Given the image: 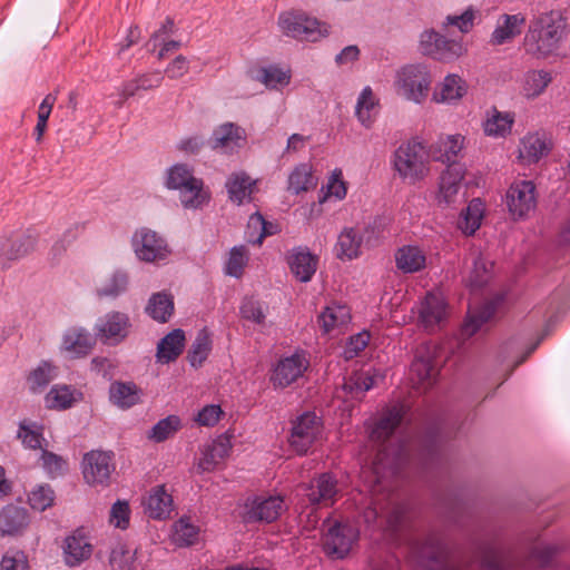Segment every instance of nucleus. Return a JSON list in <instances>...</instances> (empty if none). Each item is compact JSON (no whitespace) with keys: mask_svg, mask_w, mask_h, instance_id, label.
<instances>
[{"mask_svg":"<svg viewBox=\"0 0 570 570\" xmlns=\"http://www.w3.org/2000/svg\"><path fill=\"white\" fill-rule=\"evenodd\" d=\"M145 512L153 519H166L173 508V499L164 485L154 488L144 501Z\"/></svg>","mask_w":570,"mask_h":570,"instance_id":"2f4dec72","label":"nucleus"},{"mask_svg":"<svg viewBox=\"0 0 570 570\" xmlns=\"http://www.w3.org/2000/svg\"><path fill=\"white\" fill-rule=\"evenodd\" d=\"M463 139L460 135H449L438 144L434 159L442 163L445 169L439 183V202L452 205L463 185Z\"/></svg>","mask_w":570,"mask_h":570,"instance_id":"20e7f679","label":"nucleus"},{"mask_svg":"<svg viewBox=\"0 0 570 570\" xmlns=\"http://www.w3.org/2000/svg\"><path fill=\"white\" fill-rule=\"evenodd\" d=\"M130 508L127 501H116L110 509L109 522L116 528L126 530L129 527Z\"/></svg>","mask_w":570,"mask_h":570,"instance_id":"338daca9","label":"nucleus"},{"mask_svg":"<svg viewBox=\"0 0 570 570\" xmlns=\"http://www.w3.org/2000/svg\"><path fill=\"white\" fill-rule=\"evenodd\" d=\"M525 23L522 13L502 14L491 35V42L495 46L504 45L519 36Z\"/></svg>","mask_w":570,"mask_h":570,"instance_id":"c756f323","label":"nucleus"},{"mask_svg":"<svg viewBox=\"0 0 570 570\" xmlns=\"http://www.w3.org/2000/svg\"><path fill=\"white\" fill-rule=\"evenodd\" d=\"M514 122V115L511 112H501L497 109L484 122V132L488 136L504 137L510 134Z\"/></svg>","mask_w":570,"mask_h":570,"instance_id":"de8ad7c7","label":"nucleus"},{"mask_svg":"<svg viewBox=\"0 0 570 570\" xmlns=\"http://www.w3.org/2000/svg\"><path fill=\"white\" fill-rule=\"evenodd\" d=\"M259 79L267 88L277 89L289 83L291 72L277 66H268L261 69Z\"/></svg>","mask_w":570,"mask_h":570,"instance_id":"4d7b16f0","label":"nucleus"},{"mask_svg":"<svg viewBox=\"0 0 570 570\" xmlns=\"http://www.w3.org/2000/svg\"><path fill=\"white\" fill-rule=\"evenodd\" d=\"M411 554L423 570H448L444 547L434 535L428 537L424 541H414Z\"/></svg>","mask_w":570,"mask_h":570,"instance_id":"f3484780","label":"nucleus"},{"mask_svg":"<svg viewBox=\"0 0 570 570\" xmlns=\"http://www.w3.org/2000/svg\"><path fill=\"white\" fill-rule=\"evenodd\" d=\"M287 264L297 281L307 283L317 269L318 257L312 254L308 247L298 246L291 250Z\"/></svg>","mask_w":570,"mask_h":570,"instance_id":"bb28decb","label":"nucleus"},{"mask_svg":"<svg viewBox=\"0 0 570 570\" xmlns=\"http://www.w3.org/2000/svg\"><path fill=\"white\" fill-rule=\"evenodd\" d=\"M305 491L311 505L331 507L338 494V483L332 473L325 472L314 478L306 485Z\"/></svg>","mask_w":570,"mask_h":570,"instance_id":"aec40b11","label":"nucleus"},{"mask_svg":"<svg viewBox=\"0 0 570 570\" xmlns=\"http://www.w3.org/2000/svg\"><path fill=\"white\" fill-rule=\"evenodd\" d=\"M248 261L249 252L245 245L232 247L225 263V274L235 278H240Z\"/></svg>","mask_w":570,"mask_h":570,"instance_id":"09e8293b","label":"nucleus"},{"mask_svg":"<svg viewBox=\"0 0 570 570\" xmlns=\"http://www.w3.org/2000/svg\"><path fill=\"white\" fill-rule=\"evenodd\" d=\"M315 186L312 168L307 164L297 165L288 177V190L295 195Z\"/></svg>","mask_w":570,"mask_h":570,"instance_id":"3c124183","label":"nucleus"},{"mask_svg":"<svg viewBox=\"0 0 570 570\" xmlns=\"http://www.w3.org/2000/svg\"><path fill=\"white\" fill-rule=\"evenodd\" d=\"M40 462L45 472L52 479L65 474L68 470L67 460L46 449L41 451Z\"/></svg>","mask_w":570,"mask_h":570,"instance_id":"13d9d810","label":"nucleus"},{"mask_svg":"<svg viewBox=\"0 0 570 570\" xmlns=\"http://www.w3.org/2000/svg\"><path fill=\"white\" fill-rule=\"evenodd\" d=\"M63 560L68 567H79L90 559L94 547L81 529L66 537L62 546Z\"/></svg>","mask_w":570,"mask_h":570,"instance_id":"393cba45","label":"nucleus"},{"mask_svg":"<svg viewBox=\"0 0 570 570\" xmlns=\"http://www.w3.org/2000/svg\"><path fill=\"white\" fill-rule=\"evenodd\" d=\"M114 454L110 451L94 450L83 455L82 474L90 485H108L115 471Z\"/></svg>","mask_w":570,"mask_h":570,"instance_id":"2eb2a0df","label":"nucleus"},{"mask_svg":"<svg viewBox=\"0 0 570 570\" xmlns=\"http://www.w3.org/2000/svg\"><path fill=\"white\" fill-rule=\"evenodd\" d=\"M245 141V130L233 122H226L213 131L208 144L212 149L229 155L238 151Z\"/></svg>","mask_w":570,"mask_h":570,"instance_id":"5701e85b","label":"nucleus"},{"mask_svg":"<svg viewBox=\"0 0 570 570\" xmlns=\"http://www.w3.org/2000/svg\"><path fill=\"white\" fill-rule=\"evenodd\" d=\"M278 24L286 36L301 41L315 42L328 33L325 23L304 13H282L278 19Z\"/></svg>","mask_w":570,"mask_h":570,"instance_id":"1a4fd4ad","label":"nucleus"},{"mask_svg":"<svg viewBox=\"0 0 570 570\" xmlns=\"http://www.w3.org/2000/svg\"><path fill=\"white\" fill-rule=\"evenodd\" d=\"M232 450L229 436L222 434L217 436L203 452L199 460V468L203 471H213L222 461H224Z\"/></svg>","mask_w":570,"mask_h":570,"instance_id":"7c9ffc66","label":"nucleus"},{"mask_svg":"<svg viewBox=\"0 0 570 570\" xmlns=\"http://www.w3.org/2000/svg\"><path fill=\"white\" fill-rule=\"evenodd\" d=\"M165 186L179 190L180 203L186 209H198L209 200L203 180L196 178L193 169L186 164H175L167 169Z\"/></svg>","mask_w":570,"mask_h":570,"instance_id":"0eeeda50","label":"nucleus"},{"mask_svg":"<svg viewBox=\"0 0 570 570\" xmlns=\"http://www.w3.org/2000/svg\"><path fill=\"white\" fill-rule=\"evenodd\" d=\"M57 98L52 94H48L43 100L41 101L38 110V121L33 130V135L36 140L39 142L42 139L45 130L47 128L48 119L52 111V107L56 102Z\"/></svg>","mask_w":570,"mask_h":570,"instance_id":"680f3d73","label":"nucleus"},{"mask_svg":"<svg viewBox=\"0 0 570 570\" xmlns=\"http://www.w3.org/2000/svg\"><path fill=\"white\" fill-rule=\"evenodd\" d=\"M318 321L325 333L342 328L351 322L350 308L342 304H331L322 312Z\"/></svg>","mask_w":570,"mask_h":570,"instance_id":"a19ab883","label":"nucleus"},{"mask_svg":"<svg viewBox=\"0 0 570 570\" xmlns=\"http://www.w3.org/2000/svg\"><path fill=\"white\" fill-rule=\"evenodd\" d=\"M309 367L305 352L296 351L292 355L281 357L274 365L269 381L274 389H286L297 382Z\"/></svg>","mask_w":570,"mask_h":570,"instance_id":"ddd939ff","label":"nucleus"},{"mask_svg":"<svg viewBox=\"0 0 570 570\" xmlns=\"http://www.w3.org/2000/svg\"><path fill=\"white\" fill-rule=\"evenodd\" d=\"M391 166L403 181L415 184L429 173V155L420 141L411 139L394 150Z\"/></svg>","mask_w":570,"mask_h":570,"instance_id":"423d86ee","label":"nucleus"},{"mask_svg":"<svg viewBox=\"0 0 570 570\" xmlns=\"http://www.w3.org/2000/svg\"><path fill=\"white\" fill-rule=\"evenodd\" d=\"M376 374V370L355 372L345 380L343 389L352 396L358 397L374 386Z\"/></svg>","mask_w":570,"mask_h":570,"instance_id":"c03bdc74","label":"nucleus"},{"mask_svg":"<svg viewBox=\"0 0 570 570\" xmlns=\"http://www.w3.org/2000/svg\"><path fill=\"white\" fill-rule=\"evenodd\" d=\"M405 415L404 406L395 404L386 407L370 430L371 441L377 443V453L372 463L376 482L400 472L407 460L406 441L395 435Z\"/></svg>","mask_w":570,"mask_h":570,"instance_id":"f257e3e1","label":"nucleus"},{"mask_svg":"<svg viewBox=\"0 0 570 570\" xmlns=\"http://www.w3.org/2000/svg\"><path fill=\"white\" fill-rule=\"evenodd\" d=\"M81 399L82 393L76 389L65 384H56L47 393L45 401L48 409L67 410Z\"/></svg>","mask_w":570,"mask_h":570,"instance_id":"c9c22d12","label":"nucleus"},{"mask_svg":"<svg viewBox=\"0 0 570 570\" xmlns=\"http://www.w3.org/2000/svg\"><path fill=\"white\" fill-rule=\"evenodd\" d=\"M0 570H30L28 557L21 550L10 549L0 560Z\"/></svg>","mask_w":570,"mask_h":570,"instance_id":"0e129e2a","label":"nucleus"},{"mask_svg":"<svg viewBox=\"0 0 570 570\" xmlns=\"http://www.w3.org/2000/svg\"><path fill=\"white\" fill-rule=\"evenodd\" d=\"M128 275L126 272L116 271L104 286L98 288L100 297H117L127 289Z\"/></svg>","mask_w":570,"mask_h":570,"instance_id":"bf43d9fd","label":"nucleus"},{"mask_svg":"<svg viewBox=\"0 0 570 570\" xmlns=\"http://www.w3.org/2000/svg\"><path fill=\"white\" fill-rule=\"evenodd\" d=\"M146 313L159 323H166L174 313V298L167 292H158L150 296Z\"/></svg>","mask_w":570,"mask_h":570,"instance_id":"ea45409f","label":"nucleus"},{"mask_svg":"<svg viewBox=\"0 0 570 570\" xmlns=\"http://www.w3.org/2000/svg\"><path fill=\"white\" fill-rule=\"evenodd\" d=\"M322 420L314 412H304L292 422L288 443L292 450L306 454L322 434Z\"/></svg>","mask_w":570,"mask_h":570,"instance_id":"9d476101","label":"nucleus"},{"mask_svg":"<svg viewBox=\"0 0 570 570\" xmlns=\"http://www.w3.org/2000/svg\"><path fill=\"white\" fill-rule=\"evenodd\" d=\"M264 217L259 213H254L249 216L245 238L247 243L253 245H261L264 239Z\"/></svg>","mask_w":570,"mask_h":570,"instance_id":"69168bd1","label":"nucleus"},{"mask_svg":"<svg viewBox=\"0 0 570 570\" xmlns=\"http://www.w3.org/2000/svg\"><path fill=\"white\" fill-rule=\"evenodd\" d=\"M326 523L328 527L323 537L326 553L336 559L345 558L358 540V529L348 522L327 520Z\"/></svg>","mask_w":570,"mask_h":570,"instance_id":"9b49d317","label":"nucleus"},{"mask_svg":"<svg viewBox=\"0 0 570 570\" xmlns=\"http://www.w3.org/2000/svg\"><path fill=\"white\" fill-rule=\"evenodd\" d=\"M395 264L402 273L413 274L425 267L426 257L420 247L405 245L396 250Z\"/></svg>","mask_w":570,"mask_h":570,"instance_id":"72a5a7b5","label":"nucleus"},{"mask_svg":"<svg viewBox=\"0 0 570 570\" xmlns=\"http://www.w3.org/2000/svg\"><path fill=\"white\" fill-rule=\"evenodd\" d=\"M370 334L366 331L351 336L343 351L344 358L352 360L356 357L367 346Z\"/></svg>","mask_w":570,"mask_h":570,"instance_id":"774afa93","label":"nucleus"},{"mask_svg":"<svg viewBox=\"0 0 570 570\" xmlns=\"http://www.w3.org/2000/svg\"><path fill=\"white\" fill-rule=\"evenodd\" d=\"M57 376V368L48 361H42L28 375V384L32 392H41Z\"/></svg>","mask_w":570,"mask_h":570,"instance_id":"8fccbe9b","label":"nucleus"},{"mask_svg":"<svg viewBox=\"0 0 570 570\" xmlns=\"http://www.w3.org/2000/svg\"><path fill=\"white\" fill-rule=\"evenodd\" d=\"M362 235L353 227L344 228L338 235L336 255L340 259H354L361 254Z\"/></svg>","mask_w":570,"mask_h":570,"instance_id":"4c0bfd02","label":"nucleus"},{"mask_svg":"<svg viewBox=\"0 0 570 570\" xmlns=\"http://www.w3.org/2000/svg\"><path fill=\"white\" fill-rule=\"evenodd\" d=\"M462 79L456 73L448 75L435 88L432 99L439 104H454L462 97Z\"/></svg>","mask_w":570,"mask_h":570,"instance_id":"79ce46f5","label":"nucleus"},{"mask_svg":"<svg viewBox=\"0 0 570 570\" xmlns=\"http://www.w3.org/2000/svg\"><path fill=\"white\" fill-rule=\"evenodd\" d=\"M37 234L28 229L16 233L9 239L0 243V269L10 267L11 262L20 259L36 248Z\"/></svg>","mask_w":570,"mask_h":570,"instance_id":"a211bd4d","label":"nucleus"},{"mask_svg":"<svg viewBox=\"0 0 570 570\" xmlns=\"http://www.w3.org/2000/svg\"><path fill=\"white\" fill-rule=\"evenodd\" d=\"M485 203L476 197L465 207V236L473 235L482 225L485 216Z\"/></svg>","mask_w":570,"mask_h":570,"instance_id":"603ef678","label":"nucleus"},{"mask_svg":"<svg viewBox=\"0 0 570 570\" xmlns=\"http://www.w3.org/2000/svg\"><path fill=\"white\" fill-rule=\"evenodd\" d=\"M410 380L419 387H428L434 376V352L429 344L421 345L410 366Z\"/></svg>","mask_w":570,"mask_h":570,"instance_id":"b1692460","label":"nucleus"},{"mask_svg":"<svg viewBox=\"0 0 570 570\" xmlns=\"http://www.w3.org/2000/svg\"><path fill=\"white\" fill-rule=\"evenodd\" d=\"M131 326L129 316L121 312H110L96 323V335L108 343H119L129 334Z\"/></svg>","mask_w":570,"mask_h":570,"instance_id":"412c9836","label":"nucleus"},{"mask_svg":"<svg viewBox=\"0 0 570 570\" xmlns=\"http://www.w3.org/2000/svg\"><path fill=\"white\" fill-rule=\"evenodd\" d=\"M198 539V528L187 518H180L174 525V541L179 547L193 546Z\"/></svg>","mask_w":570,"mask_h":570,"instance_id":"6e6d98bb","label":"nucleus"},{"mask_svg":"<svg viewBox=\"0 0 570 570\" xmlns=\"http://www.w3.org/2000/svg\"><path fill=\"white\" fill-rule=\"evenodd\" d=\"M476 559L483 570L534 569L548 566L560 550L557 544L535 541L529 548L527 558L494 538L483 539L476 543Z\"/></svg>","mask_w":570,"mask_h":570,"instance_id":"f03ea898","label":"nucleus"},{"mask_svg":"<svg viewBox=\"0 0 570 570\" xmlns=\"http://www.w3.org/2000/svg\"><path fill=\"white\" fill-rule=\"evenodd\" d=\"M56 494L49 484H38L28 494V503L31 509L43 512L53 505Z\"/></svg>","mask_w":570,"mask_h":570,"instance_id":"864d4df0","label":"nucleus"},{"mask_svg":"<svg viewBox=\"0 0 570 570\" xmlns=\"http://www.w3.org/2000/svg\"><path fill=\"white\" fill-rule=\"evenodd\" d=\"M548 153V142L543 135L539 132L528 134L520 141L519 158L523 164L538 163Z\"/></svg>","mask_w":570,"mask_h":570,"instance_id":"473e14b6","label":"nucleus"},{"mask_svg":"<svg viewBox=\"0 0 570 570\" xmlns=\"http://www.w3.org/2000/svg\"><path fill=\"white\" fill-rule=\"evenodd\" d=\"M185 333L180 328L166 334L157 344L156 358L160 364H169L178 358L185 347Z\"/></svg>","mask_w":570,"mask_h":570,"instance_id":"c85d7f7f","label":"nucleus"},{"mask_svg":"<svg viewBox=\"0 0 570 570\" xmlns=\"http://www.w3.org/2000/svg\"><path fill=\"white\" fill-rule=\"evenodd\" d=\"M449 305L441 293L428 292L417 306V323L429 333H434L446 322Z\"/></svg>","mask_w":570,"mask_h":570,"instance_id":"4468645a","label":"nucleus"},{"mask_svg":"<svg viewBox=\"0 0 570 570\" xmlns=\"http://www.w3.org/2000/svg\"><path fill=\"white\" fill-rule=\"evenodd\" d=\"M503 301L504 294L495 293L478 304L470 305L465 313V338L478 332L487 331L489 325L494 322Z\"/></svg>","mask_w":570,"mask_h":570,"instance_id":"f8f14e48","label":"nucleus"},{"mask_svg":"<svg viewBox=\"0 0 570 570\" xmlns=\"http://www.w3.org/2000/svg\"><path fill=\"white\" fill-rule=\"evenodd\" d=\"M431 83V72L421 63L404 66L396 73L397 94L415 104H422L426 99Z\"/></svg>","mask_w":570,"mask_h":570,"instance_id":"6e6552de","label":"nucleus"},{"mask_svg":"<svg viewBox=\"0 0 570 570\" xmlns=\"http://www.w3.org/2000/svg\"><path fill=\"white\" fill-rule=\"evenodd\" d=\"M136 256L147 263H156L167 257L169 250L166 240L148 228L137 230L131 239Z\"/></svg>","mask_w":570,"mask_h":570,"instance_id":"dca6fc26","label":"nucleus"},{"mask_svg":"<svg viewBox=\"0 0 570 570\" xmlns=\"http://www.w3.org/2000/svg\"><path fill=\"white\" fill-rule=\"evenodd\" d=\"M30 523L27 509L8 504L0 510V535H19Z\"/></svg>","mask_w":570,"mask_h":570,"instance_id":"cd10ccee","label":"nucleus"},{"mask_svg":"<svg viewBox=\"0 0 570 570\" xmlns=\"http://www.w3.org/2000/svg\"><path fill=\"white\" fill-rule=\"evenodd\" d=\"M95 342L89 331L75 326L63 333L60 350L70 358H80L90 353Z\"/></svg>","mask_w":570,"mask_h":570,"instance_id":"a878e982","label":"nucleus"},{"mask_svg":"<svg viewBox=\"0 0 570 570\" xmlns=\"http://www.w3.org/2000/svg\"><path fill=\"white\" fill-rule=\"evenodd\" d=\"M181 428V421L178 415H168L159 420L150 430L148 436L153 441L160 443L173 436Z\"/></svg>","mask_w":570,"mask_h":570,"instance_id":"5fc2aeb1","label":"nucleus"},{"mask_svg":"<svg viewBox=\"0 0 570 570\" xmlns=\"http://www.w3.org/2000/svg\"><path fill=\"white\" fill-rule=\"evenodd\" d=\"M566 29V18L561 10L540 12L530 20L523 39L527 53L546 58L558 49Z\"/></svg>","mask_w":570,"mask_h":570,"instance_id":"7ed1b4c3","label":"nucleus"},{"mask_svg":"<svg viewBox=\"0 0 570 570\" xmlns=\"http://www.w3.org/2000/svg\"><path fill=\"white\" fill-rule=\"evenodd\" d=\"M551 75L544 70H530L522 78L521 91L527 98L540 96L551 82Z\"/></svg>","mask_w":570,"mask_h":570,"instance_id":"a18cd8bd","label":"nucleus"},{"mask_svg":"<svg viewBox=\"0 0 570 570\" xmlns=\"http://www.w3.org/2000/svg\"><path fill=\"white\" fill-rule=\"evenodd\" d=\"M442 31H423L420 37V50L434 60L451 62L462 53L460 35L463 33V13L448 16L442 24Z\"/></svg>","mask_w":570,"mask_h":570,"instance_id":"39448f33","label":"nucleus"},{"mask_svg":"<svg viewBox=\"0 0 570 570\" xmlns=\"http://www.w3.org/2000/svg\"><path fill=\"white\" fill-rule=\"evenodd\" d=\"M242 318L256 325H265L266 313L263 304L254 298H245L239 307Z\"/></svg>","mask_w":570,"mask_h":570,"instance_id":"052dcab7","label":"nucleus"},{"mask_svg":"<svg viewBox=\"0 0 570 570\" xmlns=\"http://www.w3.org/2000/svg\"><path fill=\"white\" fill-rule=\"evenodd\" d=\"M535 187L532 181L521 180L512 184L507 191L505 202L514 218L527 216L535 207Z\"/></svg>","mask_w":570,"mask_h":570,"instance_id":"6ab92c4d","label":"nucleus"},{"mask_svg":"<svg viewBox=\"0 0 570 570\" xmlns=\"http://www.w3.org/2000/svg\"><path fill=\"white\" fill-rule=\"evenodd\" d=\"M284 510V499L281 495H257L247 503L246 519L272 523L281 517Z\"/></svg>","mask_w":570,"mask_h":570,"instance_id":"4be33fe9","label":"nucleus"},{"mask_svg":"<svg viewBox=\"0 0 570 570\" xmlns=\"http://www.w3.org/2000/svg\"><path fill=\"white\" fill-rule=\"evenodd\" d=\"M492 266V262L484 258L481 254L478 255L473 261V269L470 277L471 285H484L491 277Z\"/></svg>","mask_w":570,"mask_h":570,"instance_id":"e2e57ef3","label":"nucleus"},{"mask_svg":"<svg viewBox=\"0 0 570 570\" xmlns=\"http://www.w3.org/2000/svg\"><path fill=\"white\" fill-rule=\"evenodd\" d=\"M140 389L134 382H114L109 387V399L120 409H129L140 402Z\"/></svg>","mask_w":570,"mask_h":570,"instance_id":"e433bc0d","label":"nucleus"},{"mask_svg":"<svg viewBox=\"0 0 570 570\" xmlns=\"http://www.w3.org/2000/svg\"><path fill=\"white\" fill-rule=\"evenodd\" d=\"M17 438L21 441L26 449H39L41 451L45 450L42 448L43 442H46L43 436V428L36 422H29L28 420L21 421L19 423Z\"/></svg>","mask_w":570,"mask_h":570,"instance_id":"37998d69","label":"nucleus"},{"mask_svg":"<svg viewBox=\"0 0 570 570\" xmlns=\"http://www.w3.org/2000/svg\"><path fill=\"white\" fill-rule=\"evenodd\" d=\"M212 351L210 334L206 328L200 330L187 354V360L193 367H199L208 357Z\"/></svg>","mask_w":570,"mask_h":570,"instance_id":"49530a36","label":"nucleus"},{"mask_svg":"<svg viewBox=\"0 0 570 570\" xmlns=\"http://www.w3.org/2000/svg\"><path fill=\"white\" fill-rule=\"evenodd\" d=\"M377 107L379 100L375 98L371 87H364L355 106V116L362 126L365 128L372 126L377 114Z\"/></svg>","mask_w":570,"mask_h":570,"instance_id":"58836bf2","label":"nucleus"},{"mask_svg":"<svg viewBox=\"0 0 570 570\" xmlns=\"http://www.w3.org/2000/svg\"><path fill=\"white\" fill-rule=\"evenodd\" d=\"M255 185L256 181L244 171L233 173L225 184L228 198L237 205L250 199Z\"/></svg>","mask_w":570,"mask_h":570,"instance_id":"f704fd0d","label":"nucleus"}]
</instances>
